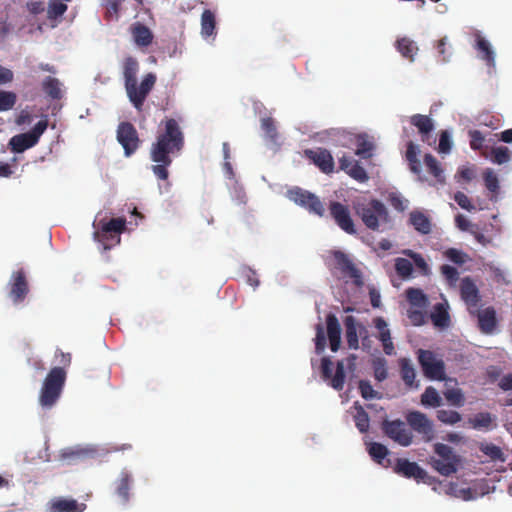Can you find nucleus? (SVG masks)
Here are the masks:
<instances>
[{
	"label": "nucleus",
	"mask_w": 512,
	"mask_h": 512,
	"mask_svg": "<svg viewBox=\"0 0 512 512\" xmlns=\"http://www.w3.org/2000/svg\"><path fill=\"white\" fill-rule=\"evenodd\" d=\"M184 143V133L179 122L174 118L163 119L149 153L151 161L155 163L151 170L157 179H168V167L172 164L173 157L180 154Z\"/></svg>",
	"instance_id": "obj_1"
},
{
	"label": "nucleus",
	"mask_w": 512,
	"mask_h": 512,
	"mask_svg": "<svg viewBox=\"0 0 512 512\" xmlns=\"http://www.w3.org/2000/svg\"><path fill=\"white\" fill-rule=\"evenodd\" d=\"M122 67L127 97L133 107L138 112H141L148 95L155 86L157 80L156 75L152 72L147 73L142 78L140 84H138L137 74L139 71V62L132 56H128L124 59Z\"/></svg>",
	"instance_id": "obj_2"
},
{
	"label": "nucleus",
	"mask_w": 512,
	"mask_h": 512,
	"mask_svg": "<svg viewBox=\"0 0 512 512\" xmlns=\"http://www.w3.org/2000/svg\"><path fill=\"white\" fill-rule=\"evenodd\" d=\"M56 356L60 357L59 362L62 367H53L43 381L39 394V403L44 408L53 407L59 400L67 377L65 367L71 364V355L69 353L58 351Z\"/></svg>",
	"instance_id": "obj_3"
},
{
	"label": "nucleus",
	"mask_w": 512,
	"mask_h": 512,
	"mask_svg": "<svg viewBox=\"0 0 512 512\" xmlns=\"http://www.w3.org/2000/svg\"><path fill=\"white\" fill-rule=\"evenodd\" d=\"M353 209L369 230L378 231L382 225H386L390 221L387 207L378 199L354 201Z\"/></svg>",
	"instance_id": "obj_4"
},
{
	"label": "nucleus",
	"mask_w": 512,
	"mask_h": 512,
	"mask_svg": "<svg viewBox=\"0 0 512 512\" xmlns=\"http://www.w3.org/2000/svg\"><path fill=\"white\" fill-rule=\"evenodd\" d=\"M434 452L439 458L432 457L430 464L434 470H436L442 476H451L458 470L460 458L456 455L453 449L443 443H435Z\"/></svg>",
	"instance_id": "obj_5"
},
{
	"label": "nucleus",
	"mask_w": 512,
	"mask_h": 512,
	"mask_svg": "<svg viewBox=\"0 0 512 512\" xmlns=\"http://www.w3.org/2000/svg\"><path fill=\"white\" fill-rule=\"evenodd\" d=\"M47 127L48 120L43 119L37 122L31 131L13 136L9 141L11 150L15 153H22L35 146Z\"/></svg>",
	"instance_id": "obj_6"
},
{
	"label": "nucleus",
	"mask_w": 512,
	"mask_h": 512,
	"mask_svg": "<svg viewBox=\"0 0 512 512\" xmlns=\"http://www.w3.org/2000/svg\"><path fill=\"white\" fill-rule=\"evenodd\" d=\"M287 197L297 205L307 209L310 213H314L320 217L325 214L324 205L319 197L307 190L300 187H294L287 191Z\"/></svg>",
	"instance_id": "obj_7"
},
{
	"label": "nucleus",
	"mask_w": 512,
	"mask_h": 512,
	"mask_svg": "<svg viewBox=\"0 0 512 512\" xmlns=\"http://www.w3.org/2000/svg\"><path fill=\"white\" fill-rule=\"evenodd\" d=\"M418 361L427 378L438 381L446 379L444 362L436 359L432 351L419 350Z\"/></svg>",
	"instance_id": "obj_8"
},
{
	"label": "nucleus",
	"mask_w": 512,
	"mask_h": 512,
	"mask_svg": "<svg viewBox=\"0 0 512 512\" xmlns=\"http://www.w3.org/2000/svg\"><path fill=\"white\" fill-rule=\"evenodd\" d=\"M116 138L123 147L126 157L133 155L141 144L136 128L132 123L126 121L118 125Z\"/></svg>",
	"instance_id": "obj_9"
},
{
	"label": "nucleus",
	"mask_w": 512,
	"mask_h": 512,
	"mask_svg": "<svg viewBox=\"0 0 512 512\" xmlns=\"http://www.w3.org/2000/svg\"><path fill=\"white\" fill-rule=\"evenodd\" d=\"M328 209L331 218L341 230L350 235L357 233L348 205L339 201H331Z\"/></svg>",
	"instance_id": "obj_10"
},
{
	"label": "nucleus",
	"mask_w": 512,
	"mask_h": 512,
	"mask_svg": "<svg viewBox=\"0 0 512 512\" xmlns=\"http://www.w3.org/2000/svg\"><path fill=\"white\" fill-rule=\"evenodd\" d=\"M384 434L401 446L407 447L413 441V434L400 419L384 420L382 422Z\"/></svg>",
	"instance_id": "obj_11"
},
{
	"label": "nucleus",
	"mask_w": 512,
	"mask_h": 512,
	"mask_svg": "<svg viewBox=\"0 0 512 512\" xmlns=\"http://www.w3.org/2000/svg\"><path fill=\"white\" fill-rule=\"evenodd\" d=\"M332 255L335 261V268L341 273L342 277L351 279L356 286H362V273L349 256L339 250L333 251Z\"/></svg>",
	"instance_id": "obj_12"
},
{
	"label": "nucleus",
	"mask_w": 512,
	"mask_h": 512,
	"mask_svg": "<svg viewBox=\"0 0 512 512\" xmlns=\"http://www.w3.org/2000/svg\"><path fill=\"white\" fill-rule=\"evenodd\" d=\"M408 425L418 434L422 435L426 442L431 441L435 436L433 422L420 411H410L406 415Z\"/></svg>",
	"instance_id": "obj_13"
},
{
	"label": "nucleus",
	"mask_w": 512,
	"mask_h": 512,
	"mask_svg": "<svg viewBox=\"0 0 512 512\" xmlns=\"http://www.w3.org/2000/svg\"><path fill=\"white\" fill-rule=\"evenodd\" d=\"M333 363L329 357L321 359V375L324 380H330L333 389L341 391L345 384V365L344 362L338 361L336 364L335 374H332Z\"/></svg>",
	"instance_id": "obj_14"
},
{
	"label": "nucleus",
	"mask_w": 512,
	"mask_h": 512,
	"mask_svg": "<svg viewBox=\"0 0 512 512\" xmlns=\"http://www.w3.org/2000/svg\"><path fill=\"white\" fill-rule=\"evenodd\" d=\"M29 293L26 273L23 269L14 271L9 281L8 296L14 304L22 303Z\"/></svg>",
	"instance_id": "obj_15"
},
{
	"label": "nucleus",
	"mask_w": 512,
	"mask_h": 512,
	"mask_svg": "<svg viewBox=\"0 0 512 512\" xmlns=\"http://www.w3.org/2000/svg\"><path fill=\"white\" fill-rule=\"evenodd\" d=\"M304 154L321 172L330 174L334 171V159L327 149L321 147L306 149Z\"/></svg>",
	"instance_id": "obj_16"
},
{
	"label": "nucleus",
	"mask_w": 512,
	"mask_h": 512,
	"mask_svg": "<svg viewBox=\"0 0 512 512\" xmlns=\"http://www.w3.org/2000/svg\"><path fill=\"white\" fill-rule=\"evenodd\" d=\"M394 471L401 476L413 478L418 482L422 481L424 483H428L430 480L429 475L424 469H422L416 462H411L407 459L398 458Z\"/></svg>",
	"instance_id": "obj_17"
},
{
	"label": "nucleus",
	"mask_w": 512,
	"mask_h": 512,
	"mask_svg": "<svg viewBox=\"0 0 512 512\" xmlns=\"http://www.w3.org/2000/svg\"><path fill=\"white\" fill-rule=\"evenodd\" d=\"M460 295L461 299L468 306L469 310L471 308L478 307L479 302L481 300V296L477 285L475 284L471 277L466 276L461 279Z\"/></svg>",
	"instance_id": "obj_18"
},
{
	"label": "nucleus",
	"mask_w": 512,
	"mask_h": 512,
	"mask_svg": "<svg viewBox=\"0 0 512 512\" xmlns=\"http://www.w3.org/2000/svg\"><path fill=\"white\" fill-rule=\"evenodd\" d=\"M344 326L348 347L357 350L359 348V335H362V332H366V328L358 324L354 316H346Z\"/></svg>",
	"instance_id": "obj_19"
},
{
	"label": "nucleus",
	"mask_w": 512,
	"mask_h": 512,
	"mask_svg": "<svg viewBox=\"0 0 512 512\" xmlns=\"http://www.w3.org/2000/svg\"><path fill=\"white\" fill-rule=\"evenodd\" d=\"M478 327L483 334H493L497 328L496 311L493 307H487L476 311Z\"/></svg>",
	"instance_id": "obj_20"
},
{
	"label": "nucleus",
	"mask_w": 512,
	"mask_h": 512,
	"mask_svg": "<svg viewBox=\"0 0 512 512\" xmlns=\"http://www.w3.org/2000/svg\"><path fill=\"white\" fill-rule=\"evenodd\" d=\"M100 228H101V232H97L95 235H101L103 238H107L108 235L111 236V238H113V235L112 234H115L117 236V243L120 242V237L119 235L124 232L125 228H126V219L125 218H122V217H118V218H112L110 219L109 221L107 222H104V221H100Z\"/></svg>",
	"instance_id": "obj_21"
},
{
	"label": "nucleus",
	"mask_w": 512,
	"mask_h": 512,
	"mask_svg": "<svg viewBox=\"0 0 512 512\" xmlns=\"http://www.w3.org/2000/svg\"><path fill=\"white\" fill-rule=\"evenodd\" d=\"M85 509L86 504L63 497L53 499L49 506V512H83Z\"/></svg>",
	"instance_id": "obj_22"
},
{
	"label": "nucleus",
	"mask_w": 512,
	"mask_h": 512,
	"mask_svg": "<svg viewBox=\"0 0 512 512\" xmlns=\"http://www.w3.org/2000/svg\"><path fill=\"white\" fill-rule=\"evenodd\" d=\"M475 49L478 51L480 58L490 68L495 67V53L490 43L481 35L479 31L475 33Z\"/></svg>",
	"instance_id": "obj_23"
},
{
	"label": "nucleus",
	"mask_w": 512,
	"mask_h": 512,
	"mask_svg": "<svg viewBox=\"0 0 512 512\" xmlns=\"http://www.w3.org/2000/svg\"><path fill=\"white\" fill-rule=\"evenodd\" d=\"M327 336L330 343V349L336 352L341 344V326L334 314H328L326 317Z\"/></svg>",
	"instance_id": "obj_24"
},
{
	"label": "nucleus",
	"mask_w": 512,
	"mask_h": 512,
	"mask_svg": "<svg viewBox=\"0 0 512 512\" xmlns=\"http://www.w3.org/2000/svg\"><path fill=\"white\" fill-rule=\"evenodd\" d=\"M409 224L412 225L414 229L422 235H427L432 230V223L429 217L419 210H413L410 212Z\"/></svg>",
	"instance_id": "obj_25"
},
{
	"label": "nucleus",
	"mask_w": 512,
	"mask_h": 512,
	"mask_svg": "<svg viewBox=\"0 0 512 512\" xmlns=\"http://www.w3.org/2000/svg\"><path fill=\"white\" fill-rule=\"evenodd\" d=\"M420 153V150L416 144H414L413 141H409L407 143V149L405 153L406 161L408 162L409 169L412 173L418 176L419 180L423 181L424 178L422 177L421 173V162L418 158V155Z\"/></svg>",
	"instance_id": "obj_26"
},
{
	"label": "nucleus",
	"mask_w": 512,
	"mask_h": 512,
	"mask_svg": "<svg viewBox=\"0 0 512 512\" xmlns=\"http://www.w3.org/2000/svg\"><path fill=\"white\" fill-rule=\"evenodd\" d=\"M434 326L438 328H447L450 325V315L448 313V304L437 303L430 314Z\"/></svg>",
	"instance_id": "obj_27"
},
{
	"label": "nucleus",
	"mask_w": 512,
	"mask_h": 512,
	"mask_svg": "<svg viewBox=\"0 0 512 512\" xmlns=\"http://www.w3.org/2000/svg\"><path fill=\"white\" fill-rule=\"evenodd\" d=\"M352 408L355 410L353 414V419L355 422L356 428L361 433H366L369 430L370 426V418L368 413L365 411L364 407L358 402H354Z\"/></svg>",
	"instance_id": "obj_28"
},
{
	"label": "nucleus",
	"mask_w": 512,
	"mask_h": 512,
	"mask_svg": "<svg viewBox=\"0 0 512 512\" xmlns=\"http://www.w3.org/2000/svg\"><path fill=\"white\" fill-rule=\"evenodd\" d=\"M410 123L415 126L422 136V140L434 129L432 119L427 115L415 114L411 116Z\"/></svg>",
	"instance_id": "obj_29"
},
{
	"label": "nucleus",
	"mask_w": 512,
	"mask_h": 512,
	"mask_svg": "<svg viewBox=\"0 0 512 512\" xmlns=\"http://www.w3.org/2000/svg\"><path fill=\"white\" fill-rule=\"evenodd\" d=\"M406 297L412 307L426 309L429 305L428 297L421 289L408 288Z\"/></svg>",
	"instance_id": "obj_30"
},
{
	"label": "nucleus",
	"mask_w": 512,
	"mask_h": 512,
	"mask_svg": "<svg viewBox=\"0 0 512 512\" xmlns=\"http://www.w3.org/2000/svg\"><path fill=\"white\" fill-rule=\"evenodd\" d=\"M132 483V477L128 472L123 471L117 480L116 493L121 498V501L126 504L130 498V486Z\"/></svg>",
	"instance_id": "obj_31"
},
{
	"label": "nucleus",
	"mask_w": 512,
	"mask_h": 512,
	"mask_svg": "<svg viewBox=\"0 0 512 512\" xmlns=\"http://www.w3.org/2000/svg\"><path fill=\"white\" fill-rule=\"evenodd\" d=\"M135 43L141 47H147L152 43L153 35L150 29L142 24H137L132 31Z\"/></svg>",
	"instance_id": "obj_32"
},
{
	"label": "nucleus",
	"mask_w": 512,
	"mask_h": 512,
	"mask_svg": "<svg viewBox=\"0 0 512 512\" xmlns=\"http://www.w3.org/2000/svg\"><path fill=\"white\" fill-rule=\"evenodd\" d=\"M424 163L429 174H431L438 183L444 184L445 177L443 174V169L438 160L432 154H426L424 156Z\"/></svg>",
	"instance_id": "obj_33"
},
{
	"label": "nucleus",
	"mask_w": 512,
	"mask_h": 512,
	"mask_svg": "<svg viewBox=\"0 0 512 512\" xmlns=\"http://www.w3.org/2000/svg\"><path fill=\"white\" fill-rule=\"evenodd\" d=\"M396 48L399 51V53L409 59L410 61L414 60L415 55L418 52V47L408 37H402L396 41Z\"/></svg>",
	"instance_id": "obj_34"
},
{
	"label": "nucleus",
	"mask_w": 512,
	"mask_h": 512,
	"mask_svg": "<svg viewBox=\"0 0 512 512\" xmlns=\"http://www.w3.org/2000/svg\"><path fill=\"white\" fill-rule=\"evenodd\" d=\"M61 84L57 78L46 77L42 83V88L44 92L51 97L52 99H61L62 98V90L60 88Z\"/></svg>",
	"instance_id": "obj_35"
},
{
	"label": "nucleus",
	"mask_w": 512,
	"mask_h": 512,
	"mask_svg": "<svg viewBox=\"0 0 512 512\" xmlns=\"http://www.w3.org/2000/svg\"><path fill=\"white\" fill-rule=\"evenodd\" d=\"M401 378L408 387H413L416 373L413 365L409 359L403 358L400 360Z\"/></svg>",
	"instance_id": "obj_36"
},
{
	"label": "nucleus",
	"mask_w": 512,
	"mask_h": 512,
	"mask_svg": "<svg viewBox=\"0 0 512 512\" xmlns=\"http://www.w3.org/2000/svg\"><path fill=\"white\" fill-rule=\"evenodd\" d=\"M216 26L215 15L210 10H204L201 16V33L208 37L214 33Z\"/></svg>",
	"instance_id": "obj_37"
},
{
	"label": "nucleus",
	"mask_w": 512,
	"mask_h": 512,
	"mask_svg": "<svg viewBox=\"0 0 512 512\" xmlns=\"http://www.w3.org/2000/svg\"><path fill=\"white\" fill-rule=\"evenodd\" d=\"M479 449L482 453H484L487 457H489L492 461H501L504 462L506 460L505 455L500 447L493 443H481Z\"/></svg>",
	"instance_id": "obj_38"
},
{
	"label": "nucleus",
	"mask_w": 512,
	"mask_h": 512,
	"mask_svg": "<svg viewBox=\"0 0 512 512\" xmlns=\"http://www.w3.org/2000/svg\"><path fill=\"white\" fill-rule=\"evenodd\" d=\"M421 403L424 406L439 407L442 404V399L437 390L434 387L429 386L421 395Z\"/></svg>",
	"instance_id": "obj_39"
},
{
	"label": "nucleus",
	"mask_w": 512,
	"mask_h": 512,
	"mask_svg": "<svg viewBox=\"0 0 512 512\" xmlns=\"http://www.w3.org/2000/svg\"><path fill=\"white\" fill-rule=\"evenodd\" d=\"M68 9L66 2L60 0H50L47 7V17L55 20L61 17Z\"/></svg>",
	"instance_id": "obj_40"
},
{
	"label": "nucleus",
	"mask_w": 512,
	"mask_h": 512,
	"mask_svg": "<svg viewBox=\"0 0 512 512\" xmlns=\"http://www.w3.org/2000/svg\"><path fill=\"white\" fill-rule=\"evenodd\" d=\"M436 416L440 422L448 425H454L462 419L461 414L454 410L441 409L437 411Z\"/></svg>",
	"instance_id": "obj_41"
},
{
	"label": "nucleus",
	"mask_w": 512,
	"mask_h": 512,
	"mask_svg": "<svg viewBox=\"0 0 512 512\" xmlns=\"http://www.w3.org/2000/svg\"><path fill=\"white\" fill-rule=\"evenodd\" d=\"M369 454L377 463L382 464L389 451L387 447L381 443L373 442L369 446Z\"/></svg>",
	"instance_id": "obj_42"
},
{
	"label": "nucleus",
	"mask_w": 512,
	"mask_h": 512,
	"mask_svg": "<svg viewBox=\"0 0 512 512\" xmlns=\"http://www.w3.org/2000/svg\"><path fill=\"white\" fill-rule=\"evenodd\" d=\"M469 423L474 429H488L492 423V417L488 412H481L470 418Z\"/></svg>",
	"instance_id": "obj_43"
},
{
	"label": "nucleus",
	"mask_w": 512,
	"mask_h": 512,
	"mask_svg": "<svg viewBox=\"0 0 512 512\" xmlns=\"http://www.w3.org/2000/svg\"><path fill=\"white\" fill-rule=\"evenodd\" d=\"M17 96L14 92L0 90V111H8L14 107Z\"/></svg>",
	"instance_id": "obj_44"
},
{
	"label": "nucleus",
	"mask_w": 512,
	"mask_h": 512,
	"mask_svg": "<svg viewBox=\"0 0 512 512\" xmlns=\"http://www.w3.org/2000/svg\"><path fill=\"white\" fill-rule=\"evenodd\" d=\"M395 270L399 276L407 278L411 276L413 272V265L406 258H397L395 260Z\"/></svg>",
	"instance_id": "obj_45"
},
{
	"label": "nucleus",
	"mask_w": 512,
	"mask_h": 512,
	"mask_svg": "<svg viewBox=\"0 0 512 512\" xmlns=\"http://www.w3.org/2000/svg\"><path fill=\"white\" fill-rule=\"evenodd\" d=\"M440 271L450 286L456 285V282L459 279V272L455 267L450 265H442Z\"/></svg>",
	"instance_id": "obj_46"
},
{
	"label": "nucleus",
	"mask_w": 512,
	"mask_h": 512,
	"mask_svg": "<svg viewBox=\"0 0 512 512\" xmlns=\"http://www.w3.org/2000/svg\"><path fill=\"white\" fill-rule=\"evenodd\" d=\"M510 155V150L507 147H496L492 150V161L497 164H504L510 160Z\"/></svg>",
	"instance_id": "obj_47"
},
{
	"label": "nucleus",
	"mask_w": 512,
	"mask_h": 512,
	"mask_svg": "<svg viewBox=\"0 0 512 512\" xmlns=\"http://www.w3.org/2000/svg\"><path fill=\"white\" fill-rule=\"evenodd\" d=\"M484 182L486 188L492 192L497 193L499 190V181L496 174L491 170L487 169L484 173Z\"/></svg>",
	"instance_id": "obj_48"
},
{
	"label": "nucleus",
	"mask_w": 512,
	"mask_h": 512,
	"mask_svg": "<svg viewBox=\"0 0 512 512\" xmlns=\"http://www.w3.org/2000/svg\"><path fill=\"white\" fill-rule=\"evenodd\" d=\"M261 127L268 138H270L273 141L276 140L277 129L275 122L271 117L263 118L261 120Z\"/></svg>",
	"instance_id": "obj_49"
},
{
	"label": "nucleus",
	"mask_w": 512,
	"mask_h": 512,
	"mask_svg": "<svg viewBox=\"0 0 512 512\" xmlns=\"http://www.w3.org/2000/svg\"><path fill=\"white\" fill-rule=\"evenodd\" d=\"M423 310L424 309H414L412 307L408 309L407 316L414 326H420L425 323V313Z\"/></svg>",
	"instance_id": "obj_50"
},
{
	"label": "nucleus",
	"mask_w": 512,
	"mask_h": 512,
	"mask_svg": "<svg viewBox=\"0 0 512 512\" xmlns=\"http://www.w3.org/2000/svg\"><path fill=\"white\" fill-rule=\"evenodd\" d=\"M444 254L447 259L457 265H462L466 261V254L456 248H449Z\"/></svg>",
	"instance_id": "obj_51"
},
{
	"label": "nucleus",
	"mask_w": 512,
	"mask_h": 512,
	"mask_svg": "<svg viewBox=\"0 0 512 512\" xmlns=\"http://www.w3.org/2000/svg\"><path fill=\"white\" fill-rule=\"evenodd\" d=\"M348 175L361 183L366 182L369 178L366 170L358 162L350 168Z\"/></svg>",
	"instance_id": "obj_52"
},
{
	"label": "nucleus",
	"mask_w": 512,
	"mask_h": 512,
	"mask_svg": "<svg viewBox=\"0 0 512 512\" xmlns=\"http://www.w3.org/2000/svg\"><path fill=\"white\" fill-rule=\"evenodd\" d=\"M326 347V336L324 329L321 324L316 326V337H315V351L317 354H321Z\"/></svg>",
	"instance_id": "obj_53"
},
{
	"label": "nucleus",
	"mask_w": 512,
	"mask_h": 512,
	"mask_svg": "<svg viewBox=\"0 0 512 512\" xmlns=\"http://www.w3.org/2000/svg\"><path fill=\"white\" fill-rule=\"evenodd\" d=\"M444 396L448 402L455 406H462L464 402V396L460 389H450L444 392Z\"/></svg>",
	"instance_id": "obj_54"
},
{
	"label": "nucleus",
	"mask_w": 512,
	"mask_h": 512,
	"mask_svg": "<svg viewBox=\"0 0 512 512\" xmlns=\"http://www.w3.org/2000/svg\"><path fill=\"white\" fill-rule=\"evenodd\" d=\"M373 148L374 145L372 142L365 139L358 140L356 154L363 158H368L372 155Z\"/></svg>",
	"instance_id": "obj_55"
},
{
	"label": "nucleus",
	"mask_w": 512,
	"mask_h": 512,
	"mask_svg": "<svg viewBox=\"0 0 512 512\" xmlns=\"http://www.w3.org/2000/svg\"><path fill=\"white\" fill-rule=\"evenodd\" d=\"M469 136H470V147L473 150H479L483 147L485 138L480 131L471 130V131H469Z\"/></svg>",
	"instance_id": "obj_56"
},
{
	"label": "nucleus",
	"mask_w": 512,
	"mask_h": 512,
	"mask_svg": "<svg viewBox=\"0 0 512 512\" xmlns=\"http://www.w3.org/2000/svg\"><path fill=\"white\" fill-rule=\"evenodd\" d=\"M379 338L383 344L384 353L386 355H392L394 353V345L391 340L390 331L381 332Z\"/></svg>",
	"instance_id": "obj_57"
},
{
	"label": "nucleus",
	"mask_w": 512,
	"mask_h": 512,
	"mask_svg": "<svg viewBox=\"0 0 512 512\" xmlns=\"http://www.w3.org/2000/svg\"><path fill=\"white\" fill-rule=\"evenodd\" d=\"M454 200L461 208L469 212L475 209V207L471 204L470 199L463 192H456L454 195Z\"/></svg>",
	"instance_id": "obj_58"
},
{
	"label": "nucleus",
	"mask_w": 512,
	"mask_h": 512,
	"mask_svg": "<svg viewBox=\"0 0 512 512\" xmlns=\"http://www.w3.org/2000/svg\"><path fill=\"white\" fill-rule=\"evenodd\" d=\"M451 140L449 133L447 131H442L439 138L438 151L440 153L446 154L451 150Z\"/></svg>",
	"instance_id": "obj_59"
},
{
	"label": "nucleus",
	"mask_w": 512,
	"mask_h": 512,
	"mask_svg": "<svg viewBox=\"0 0 512 512\" xmlns=\"http://www.w3.org/2000/svg\"><path fill=\"white\" fill-rule=\"evenodd\" d=\"M360 394L364 399H372L376 396V392L373 389L369 381L361 380L359 382Z\"/></svg>",
	"instance_id": "obj_60"
},
{
	"label": "nucleus",
	"mask_w": 512,
	"mask_h": 512,
	"mask_svg": "<svg viewBox=\"0 0 512 512\" xmlns=\"http://www.w3.org/2000/svg\"><path fill=\"white\" fill-rule=\"evenodd\" d=\"M447 37H443L438 41L437 44V51L438 54L441 56L442 62H447L451 56V52L447 49Z\"/></svg>",
	"instance_id": "obj_61"
},
{
	"label": "nucleus",
	"mask_w": 512,
	"mask_h": 512,
	"mask_svg": "<svg viewBox=\"0 0 512 512\" xmlns=\"http://www.w3.org/2000/svg\"><path fill=\"white\" fill-rule=\"evenodd\" d=\"M27 8L30 13L37 15L44 12L45 5L42 1H31L27 3Z\"/></svg>",
	"instance_id": "obj_62"
},
{
	"label": "nucleus",
	"mask_w": 512,
	"mask_h": 512,
	"mask_svg": "<svg viewBox=\"0 0 512 512\" xmlns=\"http://www.w3.org/2000/svg\"><path fill=\"white\" fill-rule=\"evenodd\" d=\"M122 0H104L108 13L118 15Z\"/></svg>",
	"instance_id": "obj_63"
},
{
	"label": "nucleus",
	"mask_w": 512,
	"mask_h": 512,
	"mask_svg": "<svg viewBox=\"0 0 512 512\" xmlns=\"http://www.w3.org/2000/svg\"><path fill=\"white\" fill-rule=\"evenodd\" d=\"M244 275L246 277V282L256 288L259 285V279L254 270L247 268L244 270Z\"/></svg>",
	"instance_id": "obj_64"
}]
</instances>
